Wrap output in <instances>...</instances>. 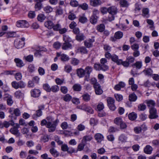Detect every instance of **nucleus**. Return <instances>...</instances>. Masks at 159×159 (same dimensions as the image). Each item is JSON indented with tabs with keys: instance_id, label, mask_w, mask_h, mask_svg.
Here are the masks:
<instances>
[{
	"instance_id": "f257e3e1",
	"label": "nucleus",
	"mask_w": 159,
	"mask_h": 159,
	"mask_svg": "<svg viewBox=\"0 0 159 159\" xmlns=\"http://www.w3.org/2000/svg\"><path fill=\"white\" fill-rule=\"evenodd\" d=\"M100 64L95 63L94 65V67L97 70H102L105 71L109 69V67L107 65V61L105 58H102L100 60Z\"/></svg>"
},
{
	"instance_id": "f03ea898",
	"label": "nucleus",
	"mask_w": 159,
	"mask_h": 159,
	"mask_svg": "<svg viewBox=\"0 0 159 159\" xmlns=\"http://www.w3.org/2000/svg\"><path fill=\"white\" fill-rule=\"evenodd\" d=\"M59 122L58 119H57L55 121L51 122H48L46 125V127L48 128V131L50 132L54 131L56 128V127Z\"/></svg>"
},
{
	"instance_id": "7ed1b4c3",
	"label": "nucleus",
	"mask_w": 159,
	"mask_h": 159,
	"mask_svg": "<svg viewBox=\"0 0 159 159\" xmlns=\"http://www.w3.org/2000/svg\"><path fill=\"white\" fill-rule=\"evenodd\" d=\"M25 38H22L20 39H16L14 42V45L16 48L20 49L22 48L24 45Z\"/></svg>"
},
{
	"instance_id": "20e7f679",
	"label": "nucleus",
	"mask_w": 159,
	"mask_h": 159,
	"mask_svg": "<svg viewBox=\"0 0 159 159\" xmlns=\"http://www.w3.org/2000/svg\"><path fill=\"white\" fill-rule=\"evenodd\" d=\"M149 115L148 117L150 119H155L158 117L157 111L155 107H152L149 109Z\"/></svg>"
},
{
	"instance_id": "39448f33",
	"label": "nucleus",
	"mask_w": 159,
	"mask_h": 159,
	"mask_svg": "<svg viewBox=\"0 0 159 159\" xmlns=\"http://www.w3.org/2000/svg\"><path fill=\"white\" fill-rule=\"evenodd\" d=\"M123 36V33L120 31H118L115 33L114 37H111L110 40L112 42H115L116 39H120Z\"/></svg>"
},
{
	"instance_id": "423d86ee",
	"label": "nucleus",
	"mask_w": 159,
	"mask_h": 159,
	"mask_svg": "<svg viewBox=\"0 0 159 159\" xmlns=\"http://www.w3.org/2000/svg\"><path fill=\"white\" fill-rule=\"evenodd\" d=\"M16 25L18 27H28L29 26V24L26 20H22L17 21Z\"/></svg>"
},
{
	"instance_id": "0eeeda50",
	"label": "nucleus",
	"mask_w": 159,
	"mask_h": 159,
	"mask_svg": "<svg viewBox=\"0 0 159 159\" xmlns=\"http://www.w3.org/2000/svg\"><path fill=\"white\" fill-rule=\"evenodd\" d=\"M9 112L11 115H14L16 116H19L21 114L20 111L18 108H11L9 109Z\"/></svg>"
},
{
	"instance_id": "6e6552de",
	"label": "nucleus",
	"mask_w": 159,
	"mask_h": 159,
	"mask_svg": "<svg viewBox=\"0 0 159 159\" xmlns=\"http://www.w3.org/2000/svg\"><path fill=\"white\" fill-rule=\"evenodd\" d=\"M104 108V105L103 103L102 102H99L98 105L97 107V110L100 112V111L102 110ZM106 113H102V114L100 112L98 113V116L100 117H102L105 116Z\"/></svg>"
},
{
	"instance_id": "1a4fd4ad",
	"label": "nucleus",
	"mask_w": 159,
	"mask_h": 159,
	"mask_svg": "<svg viewBox=\"0 0 159 159\" xmlns=\"http://www.w3.org/2000/svg\"><path fill=\"white\" fill-rule=\"evenodd\" d=\"M94 41V38H92L86 40L84 41V45L87 48L91 47L92 46L93 43Z\"/></svg>"
},
{
	"instance_id": "9d476101",
	"label": "nucleus",
	"mask_w": 159,
	"mask_h": 159,
	"mask_svg": "<svg viewBox=\"0 0 159 159\" xmlns=\"http://www.w3.org/2000/svg\"><path fill=\"white\" fill-rule=\"evenodd\" d=\"M41 93V91L39 89H34L31 91V94L32 97L36 98L39 97Z\"/></svg>"
},
{
	"instance_id": "9b49d317",
	"label": "nucleus",
	"mask_w": 159,
	"mask_h": 159,
	"mask_svg": "<svg viewBox=\"0 0 159 159\" xmlns=\"http://www.w3.org/2000/svg\"><path fill=\"white\" fill-rule=\"evenodd\" d=\"M61 149L62 151H67L68 153H71L74 152L75 150L73 148L70 149L69 150V148L66 144H63L61 145Z\"/></svg>"
},
{
	"instance_id": "f8f14e48",
	"label": "nucleus",
	"mask_w": 159,
	"mask_h": 159,
	"mask_svg": "<svg viewBox=\"0 0 159 159\" xmlns=\"http://www.w3.org/2000/svg\"><path fill=\"white\" fill-rule=\"evenodd\" d=\"M94 88L95 90V93L97 95H100L102 93L103 91L99 84L95 85Z\"/></svg>"
},
{
	"instance_id": "ddd939ff",
	"label": "nucleus",
	"mask_w": 159,
	"mask_h": 159,
	"mask_svg": "<svg viewBox=\"0 0 159 159\" xmlns=\"http://www.w3.org/2000/svg\"><path fill=\"white\" fill-rule=\"evenodd\" d=\"M111 59L112 61L116 63L118 65H120V64L121 62V59H119L118 56L116 55H113Z\"/></svg>"
},
{
	"instance_id": "4468645a",
	"label": "nucleus",
	"mask_w": 159,
	"mask_h": 159,
	"mask_svg": "<svg viewBox=\"0 0 159 159\" xmlns=\"http://www.w3.org/2000/svg\"><path fill=\"white\" fill-rule=\"evenodd\" d=\"M145 102L147 104L149 109L151 107H155L156 103L154 100H146Z\"/></svg>"
},
{
	"instance_id": "2eb2a0df",
	"label": "nucleus",
	"mask_w": 159,
	"mask_h": 159,
	"mask_svg": "<svg viewBox=\"0 0 159 159\" xmlns=\"http://www.w3.org/2000/svg\"><path fill=\"white\" fill-rule=\"evenodd\" d=\"M81 108L90 114H92L94 112L93 110L91 107L87 106L86 105H84L82 106Z\"/></svg>"
},
{
	"instance_id": "dca6fc26",
	"label": "nucleus",
	"mask_w": 159,
	"mask_h": 159,
	"mask_svg": "<svg viewBox=\"0 0 159 159\" xmlns=\"http://www.w3.org/2000/svg\"><path fill=\"white\" fill-rule=\"evenodd\" d=\"M10 132L16 136L18 137L20 135V133L19 132L18 129L16 127H13L10 130Z\"/></svg>"
},
{
	"instance_id": "f3484780",
	"label": "nucleus",
	"mask_w": 159,
	"mask_h": 159,
	"mask_svg": "<svg viewBox=\"0 0 159 159\" xmlns=\"http://www.w3.org/2000/svg\"><path fill=\"white\" fill-rule=\"evenodd\" d=\"M94 137L95 139L98 143H100L104 139V137L103 135L100 133H97L95 134Z\"/></svg>"
},
{
	"instance_id": "a211bd4d",
	"label": "nucleus",
	"mask_w": 159,
	"mask_h": 159,
	"mask_svg": "<svg viewBox=\"0 0 159 159\" xmlns=\"http://www.w3.org/2000/svg\"><path fill=\"white\" fill-rule=\"evenodd\" d=\"M142 16L147 18H148L149 16V10L147 8H144L143 9Z\"/></svg>"
},
{
	"instance_id": "6ab92c4d",
	"label": "nucleus",
	"mask_w": 159,
	"mask_h": 159,
	"mask_svg": "<svg viewBox=\"0 0 159 159\" xmlns=\"http://www.w3.org/2000/svg\"><path fill=\"white\" fill-rule=\"evenodd\" d=\"M77 75L80 78L83 77L85 75V73L84 70L82 68L77 69L76 70Z\"/></svg>"
},
{
	"instance_id": "aec40b11",
	"label": "nucleus",
	"mask_w": 159,
	"mask_h": 159,
	"mask_svg": "<svg viewBox=\"0 0 159 159\" xmlns=\"http://www.w3.org/2000/svg\"><path fill=\"white\" fill-rule=\"evenodd\" d=\"M108 12L111 14H116L117 12V9L116 7L112 6L108 8Z\"/></svg>"
},
{
	"instance_id": "412c9836",
	"label": "nucleus",
	"mask_w": 159,
	"mask_h": 159,
	"mask_svg": "<svg viewBox=\"0 0 159 159\" xmlns=\"http://www.w3.org/2000/svg\"><path fill=\"white\" fill-rule=\"evenodd\" d=\"M72 45L70 43L68 42H65L63 43L62 46V48L63 50H66L69 48H71Z\"/></svg>"
},
{
	"instance_id": "4be33fe9",
	"label": "nucleus",
	"mask_w": 159,
	"mask_h": 159,
	"mask_svg": "<svg viewBox=\"0 0 159 159\" xmlns=\"http://www.w3.org/2000/svg\"><path fill=\"white\" fill-rule=\"evenodd\" d=\"M14 61L16 63V66L19 67H21L24 65L23 61L19 58H15L14 59Z\"/></svg>"
},
{
	"instance_id": "5701e85b",
	"label": "nucleus",
	"mask_w": 159,
	"mask_h": 159,
	"mask_svg": "<svg viewBox=\"0 0 159 159\" xmlns=\"http://www.w3.org/2000/svg\"><path fill=\"white\" fill-rule=\"evenodd\" d=\"M125 83L122 82H120L119 84L115 85L114 89L116 90H119L121 88H123L125 87Z\"/></svg>"
},
{
	"instance_id": "b1692460",
	"label": "nucleus",
	"mask_w": 159,
	"mask_h": 159,
	"mask_svg": "<svg viewBox=\"0 0 159 159\" xmlns=\"http://www.w3.org/2000/svg\"><path fill=\"white\" fill-rule=\"evenodd\" d=\"M84 72L85 73L87 74L86 77L88 76L89 77L90 76V74L92 71V68L90 66H88L86 67L84 70Z\"/></svg>"
},
{
	"instance_id": "393cba45",
	"label": "nucleus",
	"mask_w": 159,
	"mask_h": 159,
	"mask_svg": "<svg viewBox=\"0 0 159 159\" xmlns=\"http://www.w3.org/2000/svg\"><path fill=\"white\" fill-rule=\"evenodd\" d=\"M42 115V111L40 109L37 111L36 113L34 114L32 116L33 119L36 120L38 117Z\"/></svg>"
},
{
	"instance_id": "a878e982",
	"label": "nucleus",
	"mask_w": 159,
	"mask_h": 159,
	"mask_svg": "<svg viewBox=\"0 0 159 159\" xmlns=\"http://www.w3.org/2000/svg\"><path fill=\"white\" fill-rule=\"evenodd\" d=\"M101 3L100 0H90V4L91 5L96 7Z\"/></svg>"
},
{
	"instance_id": "bb28decb",
	"label": "nucleus",
	"mask_w": 159,
	"mask_h": 159,
	"mask_svg": "<svg viewBox=\"0 0 159 159\" xmlns=\"http://www.w3.org/2000/svg\"><path fill=\"white\" fill-rule=\"evenodd\" d=\"M152 150V148L149 145H147L144 148V152L147 154H150Z\"/></svg>"
},
{
	"instance_id": "cd10ccee",
	"label": "nucleus",
	"mask_w": 159,
	"mask_h": 159,
	"mask_svg": "<svg viewBox=\"0 0 159 159\" xmlns=\"http://www.w3.org/2000/svg\"><path fill=\"white\" fill-rule=\"evenodd\" d=\"M132 66L136 68V69H139L142 66V63L141 61H137L135 63L132 64Z\"/></svg>"
},
{
	"instance_id": "c85d7f7f",
	"label": "nucleus",
	"mask_w": 159,
	"mask_h": 159,
	"mask_svg": "<svg viewBox=\"0 0 159 159\" xmlns=\"http://www.w3.org/2000/svg\"><path fill=\"white\" fill-rule=\"evenodd\" d=\"M85 38V37L83 33H80L78 34L76 36V39L79 41L83 40Z\"/></svg>"
},
{
	"instance_id": "c756f323",
	"label": "nucleus",
	"mask_w": 159,
	"mask_h": 159,
	"mask_svg": "<svg viewBox=\"0 0 159 159\" xmlns=\"http://www.w3.org/2000/svg\"><path fill=\"white\" fill-rule=\"evenodd\" d=\"M53 23L52 21L48 20L45 22L44 23V25L48 29H50L53 27Z\"/></svg>"
},
{
	"instance_id": "7c9ffc66",
	"label": "nucleus",
	"mask_w": 159,
	"mask_h": 159,
	"mask_svg": "<svg viewBox=\"0 0 159 159\" xmlns=\"http://www.w3.org/2000/svg\"><path fill=\"white\" fill-rule=\"evenodd\" d=\"M92 139V137L90 135L84 136L83 137V139L82 140V142H84L85 144H86V142H87L91 141Z\"/></svg>"
},
{
	"instance_id": "2f4dec72",
	"label": "nucleus",
	"mask_w": 159,
	"mask_h": 159,
	"mask_svg": "<svg viewBox=\"0 0 159 159\" xmlns=\"http://www.w3.org/2000/svg\"><path fill=\"white\" fill-rule=\"evenodd\" d=\"M127 138L126 136L124 134H121L119 137V140L121 142H125L127 141Z\"/></svg>"
},
{
	"instance_id": "473e14b6",
	"label": "nucleus",
	"mask_w": 159,
	"mask_h": 159,
	"mask_svg": "<svg viewBox=\"0 0 159 159\" xmlns=\"http://www.w3.org/2000/svg\"><path fill=\"white\" fill-rule=\"evenodd\" d=\"M137 117V114L134 112L130 113L128 115L129 119L131 120H134L136 119Z\"/></svg>"
},
{
	"instance_id": "72a5a7b5",
	"label": "nucleus",
	"mask_w": 159,
	"mask_h": 159,
	"mask_svg": "<svg viewBox=\"0 0 159 159\" xmlns=\"http://www.w3.org/2000/svg\"><path fill=\"white\" fill-rule=\"evenodd\" d=\"M49 152L51 154L55 157H57L59 156L58 152L54 148L50 149Z\"/></svg>"
},
{
	"instance_id": "f704fd0d",
	"label": "nucleus",
	"mask_w": 159,
	"mask_h": 159,
	"mask_svg": "<svg viewBox=\"0 0 159 159\" xmlns=\"http://www.w3.org/2000/svg\"><path fill=\"white\" fill-rule=\"evenodd\" d=\"M72 88L75 91H80L81 90L82 87L80 84H76L74 85Z\"/></svg>"
},
{
	"instance_id": "c9c22d12",
	"label": "nucleus",
	"mask_w": 159,
	"mask_h": 159,
	"mask_svg": "<svg viewBox=\"0 0 159 159\" xmlns=\"http://www.w3.org/2000/svg\"><path fill=\"white\" fill-rule=\"evenodd\" d=\"M98 17L96 16L92 15L90 17V21L92 24H96L97 22Z\"/></svg>"
},
{
	"instance_id": "e433bc0d",
	"label": "nucleus",
	"mask_w": 159,
	"mask_h": 159,
	"mask_svg": "<svg viewBox=\"0 0 159 159\" xmlns=\"http://www.w3.org/2000/svg\"><path fill=\"white\" fill-rule=\"evenodd\" d=\"M137 98V96L134 93H132L129 96V100L130 101H135Z\"/></svg>"
},
{
	"instance_id": "4c0bfd02",
	"label": "nucleus",
	"mask_w": 159,
	"mask_h": 159,
	"mask_svg": "<svg viewBox=\"0 0 159 159\" xmlns=\"http://www.w3.org/2000/svg\"><path fill=\"white\" fill-rule=\"evenodd\" d=\"M24 94L20 91L18 90L15 93V96L17 98H22L24 96Z\"/></svg>"
},
{
	"instance_id": "58836bf2",
	"label": "nucleus",
	"mask_w": 159,
	"mask_h": 159,
	"mask_svg": "<svg viewBox=\"0 0 159 159\" xmlns=\"http://www.w3.org/2000/svg\"><path fill=\"white\" fill-rule=\"evenodd\" d=\"M6 97L7 98V104L9 106H11L13 102L12 97L11 96H9V95L8 97L6 96Z\"/></svg>"
},
{
	"instance_id": "ea45409f",
	"label": "nucleus",
	"mask_w": 159,
	"mask_h": 159,
	"mask_svg": "<svg viewBox=\"0 0 159 159\" xmlns=\"http://www.w3.org/2000/svg\"><path fill=\"white\" fill-rule=\"evenodd\" d=\"M115 124L118 125H119L123 122L122 118L120 117H118L116 118L114 120Z\"/></svg>"
},
{
	"instance_id": "a19ab883",
	"label": "nucleus",
	"mask_w": 159,
	"mask_h": 159,
	"mask_svg": "<svg viewBox=\"0 0 159 159\" xmlns=\"http://www.w3.org/2000/svg\"><path fill=\"white\" fill-rule=\"evenodd\" d=\"M143 72L146 75L148 76L151 75L152 73V71L150 68H148L145 70H144Z\"/></svg>"
},
{
	"instance_id": "79ce46f5",
	"label": "nucleus",
	"mask_w": 159,
	"mask_h": 159,
	"mask_svg": "<svg viewBox=\"0 0 159 159\" xmlns=\"http://www.w3.org/2000/svg\"><path fill=\"white\" fill-rule=\"evenodd\" d=\"M46 17L44 14H39L37 16L38 20L41 22H42L45 19Z\"/></svg>"
},
{
	"instance_id": "37998d69",
	"label": "nucleus",
	"mask_w": 159,
	"mask_h": 159,
	"mask_svg": "<svg viewBox=\"0 0 159 159\" xmlns=\"http://www.w3.org/2000/svg\"><path fill=\"white\" fill-rule=\"evenodd\" d=\"M43 10L46 13H49L52 11L53 8L51 6H48L45 7Z\"/></svg>"
},
{
	"instance_id": "c03bdc74",
	"label": "nucleus",
	"mask_w": 159,
	"mask_h": 159,
	"mask_svg": "<svg viewBox=\"0 0 159 159\" xmlns=\"http://www.w3.org/2000/svg\"><path fill=\"white\" fill-rule=\"evenodd\" d=\"M83 99L86 102H88L90 100V95L87 93L84 94L82 96Z\"/></svg>"
},
{
	"instance_id": "a18cd8bd",
	"label": "nucleus",
	"mask_w": 159,
	"mask_h": 159,
	"mask_svg": "<svg viewBox=\"0 0 159 159\" xmlns=\"http://www.w3.org/2000/svg\"><path fill=\"white\" fill-rule=\"evenodd\" d=\"M105 29V26L103 24H100L97 26V30L100 32H103Z\"/></svg>"
},
{
	"instance_id": "49530a36",
	"label": "nucleus",
	"mask_w": 159,
	"mask_h": 159,
	"mask_svg": "<svg viewBox=\"0 0 159 159\" xmlns=\"http://www.w3.org/2000/svg\"><path fill=\"white\" fill-rule=\"evenodd\" d=\"M59 90V87L57 85L52 86L50 89L51 91L54 93L57 92Z\"/></svg>"
},
{
	"instance_id": "de8ad7c7",
	"label": "nucleus",
	"mask_w": 159,
	"mask_h": 159,
	"mask_svg": "<svg viewBox=\"0 0 159 159\" xmlns=\"http://www.w3.org/2000/svg\"><path fill=\"white\" fill-rule=\"evenodd\" d=\"M68 18L70 20H73L76 18L75 15L73 13L72 11H70L69 13Z\"/></svg>"
},
{
	"instance_id": "09e8293b",
	"label": "nucleus",
	"mask_w": 159,
	"mask_h": 159,
	"mask_svg": "<svg viewBox=\"0 0 159 159\" xmlns=\"http://www.w3.org/2000/svg\"><path fill=\"white\" fill-rule=\"evenodd\" d=\"M70 4L73 7H77L78 6L79 7V6L78 2L76 0H71Z\"/></svg>"
},
{
	"instance_id": "8fccbe9b",
	"label": "nucleus",
	"mask_w": 159,
	"mask_h": 159,
	"mask_svg": "<svg viewBox=\"0 0 159 159\" xmlns=\"http://www.w3.org/2000/svg\"><path fill=\"white\" fill-rule=\"evenodd\" d=\"M71 99V96L68 94L65 95L63 98V100L65 102H69Z\"/></svg>"
},
{
	"instance_id": "3c124183",
	"label": "nucleus",
	"mask_w": 159,
	"mask_h": 159,
	"mask_svg": "<svg viewBox=\"0 0 159 159\" xmlns=\"http://www.w3.org/2000/svg\"><path fill=\"white\" fill-rule=\"evenodd\" d=\"M78 50L80 51L82 54H85L87 52V49L84 47H79L78 49Z\"/></svg>"
},
{
	"instance_id": "603ef678",
	"label": "nucleus",
	"mask_w": 159,
	"mask_h": 159,
	"mask_svg": "<svg viewBox=\"0 0 159 159\" xmlns=\"http://www.w3.org/2000/svg\"><path fill=\"white\" fill-rule=\"evenodd\" d=\"M72 70V67L69 65H66L64 67V70L67 73H70L71 71Z\"/></svg>"
},
{
	"instance_id": "864d4df0",
	"label": "nucleus",
	"mask_w": 159,
	"mask_h": 159,
	"mask_svg": "<svg viewBox=\"0 0 159 159\" xmlns=\"http://www.w3.org/2000/svg\"><path fill=\"white\" fill-rule=\"evenodd\" d=\"M61 26L60 24L59 23H57L55 25H53V30L54 31H59L60 28H61Z\"/></svg>"
},
{
	"instance_id": "5fc2aeb1",
	"label": "nucleus",
	"mask_w": 159,
	"mask_h": 159,
	"mask_svg": "<svg viewBox=\"0 0 159 159\" xmlns=\"http://www.w3.org/2000/svg\"><path fill=\"white\" fill-rule=\"evenodd\" d=\"M43 6L42 3H35L34 6V8L36 11L40 10Z\"/></svg>"
},
{
	"instance_id": "6e6d98bb",
	"label": "nucleus",
	"mask_w": 159,
	"mask_h": 159,
	"mask_svg": "<svg viewBox=\"0 0 159 159\" xmlns=\"http://www.w3.org/2000/svg\"><path fill=\"white\" fill-rule=\"evenodd\" d=\"M24 58L27 61L31 62L33 61V57L32 55H30L26 57H24Z\"/></svg>"
},
{
	"instance_id": "4d7b16f0",
	"label": "nucleus",
	"mask_w": 159,
	"mask_h": 159,
	"mask_svg": "<svg viewBox=\"0 0 159 159\" xmlns=\"http://www.w3.org/2000/svg\"><path fill=\"white\" fill-rule=\"evenodd\" d=\"M120 4L122 7H127L129 5L128 2L125 0H121Z\"/></svg>"
},
{
	"instance_id": "13d9d810",
	"label": "nucleus",
	"mask_w": 159,
	"mask_h": 159,
	"mask_svg": "<svg viewBox=\"0 0 159 159\" xmlns=\"http://www.w3.org/2000/svg\"><path fill=\"white\" fill-rule=\"evenodd\" d=\"M55 81L57 84L61 85L64 83V79H60L57 78L55 79Z\"/></svg>"
},
{
	"instance_id": "bf43d9fd",
	"label": "nucleus",
	"mask_w": 159,
	"mask_h": 159,
	"mask_svg": "<svg viewBox=\"0 0 159 159\" xmlns=\"http://www.w3.org/2000/svg\"><path fill=\"white\" fill-rule=\"evenodd\" d=\"M15 78L17 80H20L22 78V75L20 73L18 72L16 73L15 75Z\"/></svg>"
},
{
	"instance_id": "052dcab7",
	"label": "nucleus",
	"mask_w": 159,
	"mask_h": 159,
	"mask_svg": "<svg viewBox=\"0 0 159 159\" xmlns=\"http://www.w3.org/2000/svg\"><path fill=\"white\" fill-rule=\"evenodd\" d=\"M60 90L61 92L64 94H66L68 92L67 87L65 86H62L61 87Z\"/></svg>"
},
{
	"instance_id": "680f3d73",
	"label": "nucleus",
	"mask_w": 159,
	"mask_h": 159,
	"mask_svg": "<svg viewBox=\"0 0 159 159\" xmlns=\"http://www.w3.org/2000/svg\"><path fill=\"white\" fill-rule=\"evenodd\" d=\"M61 59L62 61H66L69 60V58L66 55L63 54L61 55Z\"/></svg>"
},
{
	"instance_id": "e2e57ef3",
	"label": "nucleus",
	"mask_w": 159,
	"mask_h": 159,
	"mask_svg": "<svg viewBox=\"0 0 159 159\" xmlns=\"http://www.w3.org/2000/svg\"><path fill=\"white\" fill-rule=\"evenodd\" d=\"M108 105L114 103L115 100L114 99L111 97H108L107 99Z\"/></svg>"
},
{
	"instance_id": "0e129e2a",
	"label": "nucleus",
	"mask_w": 159,
	"mask_h": 159,
	"mask_svg": "<svg viewBox=\"0 0 159 159\" xmlns=\"http://www.w3.org/2000/svg\"><path fill=\"white\" fill-rule=\"evenodd\" d=\"M79 21L82 23H84L87 21V19L84 16H81L79 19Z\"/></svg>"
},
{
	"instance_id": "69168bd1",
	"label": "nucleus",
	"mask_w": 159,
	"mask_h": 159,
	"mask_svg": "<svg viewBox=\"0 0 159 159\" xmlns=\"http://www.w3.org/2000/svg\"><path fill=\"white\" fill-rule=\"evenodd\" d=\"M26 86L25 83L23 81H20L18 82V88H24Z\"/></svg>"
},
{
	"instance_id": "338daca9",
	"label": "nucleus",
	"mask_w": 159,
	"mask_h": 159,
	"mask_svg": "<svg viewBox=\"0 0 159 159\" xmlns=\"http://www.w3.org/2000/svg\"><path fill=\"white\" fill-rule=\"evenodd\" d=\"M146 108V106L145 104H141L138 106V109L139 111H144Z\"/></svg>"
},
{
	"instance_id": "774afa93",
	"label": "nucleus",
	"mask_w": 159,
	"mask_h": 159,
	"mask_svg": "<svg viewBox=\"0 0 159 159\" xmlns=\"http://www.w3.org/2000/svg\"><path fill=\"white\" fill-rule=\"evenodd\" d=\"M134 60L135 58L134 57L132 56H129L126 58V60L129 63V64L130 63L134 62Z\"/></svg>"
}]
</instances>
